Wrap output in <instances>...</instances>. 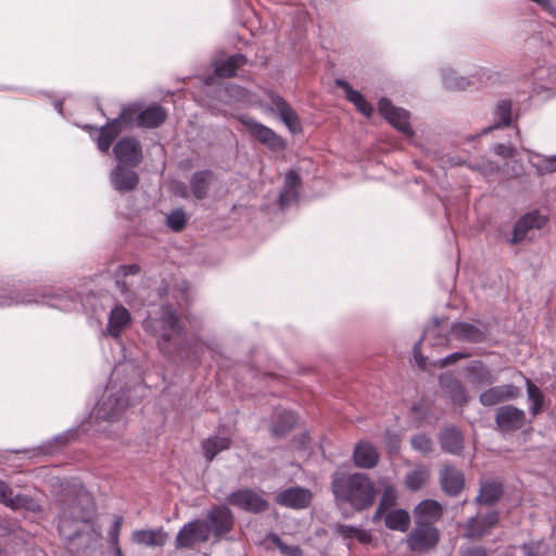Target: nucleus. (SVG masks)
<instances>
[{
  "label": "nucleus",
  "instance_id": "nucleus-1",
  "mask_svg": "<svg viewBox=\"0 0 556 556\" xmlns=\"http://www.w3.org/2000/svg\"><path fill=\"white\" fill-rule=\"evenodd\" d=\"M128 369H131V380L139 382L140 362L124 356V359L113 368L109 383L94 405L88 421L79 427L81 431L89 430L87 425L94 426V431L99 432H109L110 427H114V431H119L125 427L123 415L129 405L127 395L129 382H122L121 376Z\"/></svg>",
  "mask_w": 556,
  "mask_h": 556
},
{
  "label": "nucleus",
  "instance_id": "nucleus-2",
  "mask_svg": "<svg viewBox=\"0 0 556 556\" xmlns=\"http://www.w3.org/2000/svg\"><path fill=\"white\" fill-rule=\"evenodd\" d=\"M143 329L156 338L160 351L192 364L200 361L204 350H210L208 343L188 338L185 326L173 306L162 305L157 315H149L143 320Z\"/></svg>",
  "mask_w": 556,
  "mask_h": 556
},
{
  "label": "nucleus",
  "instance_id": "nucleus-3",
  "mask_svg": "<svg viewBox=\"0 0 556 556\" xmlns=\"http://www.w3.org/2000/svg\"><path fill=\"white\" fill-rule=\"evenodd\" d=\"M331 491L338 502L346 503L357 511L369 508L377 495L374 481L364 472H334Z\"/></svg>",
  "mask_w": 556,
  "mask_h": 556
},
{
  "label": "nucleus",
  "instance_id": "nucleus-4",
  "mask_svg": "<svg viewBox=\"0 0 556 556\" xmlns=\"http://www.w3.org/2000/svg\"><path fill=\"white\" fill-rule=\"evenodd\" d=\"M12 285L7 279H0V306H11L17 304H45L60 311H72L78 305V295L74 291L55 292L51 294L37 295L35 293H26L21 295L15 293Z\"/></svg>",
  "mask_w": 556,
  "mask_h": 556
},
{
  "label": "nucleus",
  "instance_id": "nucleus-5",
  "mask_svg": "<svg viewBox=\"0 0 556 556\" xmlns=\"http://www.w3.org/2000/svg\"><path fill=\"white\" fill-rule=\"evenodd\" d=\"M78 498L80 506L73 505L64 508L59 517V533L67 541L71 551H73L72 543L83 534L81 525L86 526L92 514V510L88 507L89 495L83 488L78 492Z\"/></svg>",
  "mask_w": 556,
  "mask_h": 556
},
{
  "label": "nucleus",
  "instance_id": "nucleus-6",
  "mask_svg": "<svg viewBox=\"0 0 556 556\" xmlns=\"http://www.w3.org/2000/svg\"><path fill=\"white\" fill-rule=\"evenodd\" d=\"M134 114H136L135 108H123L117 117L109 121L99 129L97 146L102 153L110 150L113 141L124 129L132 126Z\"/></svg>",
  "mask_w": 556,
  "mask_h": 556
},
{
  "label": "nucleus",
  "instance_id": "nucleus-7",
  "mask_svg": "<svg viewBox=\"0 0 556 556\" xmlns=\"http://www.w3.org/2000/svg\"><path fill=\"white\" fill-rule=\"evenodd\" d=\"M237 118L253 138H255L260 143L266 146L269 150L279 151L285 149V140L271 128L245 114H241Z\"/></svg>",
  "mask_w": 556,
  "mask_h": 556
},
{
  "label": "nucleus",
  "instance_id": "nucleus-8",
  "mask_svg": "<svg viewBox=\"0 0 556 556\" xmlns=\"http://www.w3.org/2000/svg\"><path fill=\"white\" fill-rule=\"evenodd\" d=\"M440 531L434 526L416 525L406 536V545L410 552L425 553L437 547Z\"/></svg>",
  "mask_w": 556,
  "mask_h": 556
},
{
  "label": "nucleus",
  "instance_id": "nucleus-9",
  "mask_svg": "<svg viewBox=\"0 0 556 556\" xmlns=\"http://www.w3.org/2000/svg\"><path fill=\"white\" fill-rule=\"evenodd\" d=\"M380 114L406 138L412 139L414 130L409 124V112L394 106L387 98H382L378 103Z\"/></svg>",
  "mask_w": 556,
  "mask_h": 556
},
{
  "label": "nucleus",
  "instance_id": "nucleus-10",
  "mask_svg": "<svg viewBox=\"0 0 556 556\" xmlns=\"http://www.w3.org/2000/svg\"><path fill=\"white\" fill-rule=\"evenodd\" d=\"M117 165L136 167L142 161V148L138 139L123 137L113 148Z\"/></svg>",
  "mask_w": 556,
  "mask_h": 556
},
{
  "label": "nucleus",
  "instance_id": "nucleus-11",
  "mask_svg": "<svg viewBox=\"0 0 556 556\" xmlns=\"http://www.w3.org/2000/svg\"><path fill=\"white\" fill-rule=\"evenodd\" d=\"M228 502L232 506L253 514L263 513L268 508V502L251 489L233 491L229 494Z\"/></svg>",
  "mask_w": 556,
  "mask_h": 556
},
{
  "label": "nucleus",
  "instance_id": "nucleus-12",
  "mask_svg": "<svg viewBox=\"0 0 556 556\" xmlns=\"http://www.w3.org/2000/svg\"><path fill=\"white\" fill-rule=\"evenodd\" d=\"M210 538L205 521L195 519L185 525L175 539L177 549L191 547L197 542H206Z\"/></svg>",
  "mask_w": 556,
  "mask_h": 556
},
{
  "label": "nucleus",
  "instance_id": "nucleus-13",
  "mask_svg": "<svg viewBox=\"0 0 556 556\" xmlns=\"http://www.w3.org/2000/svg\"><path fill=\"white\" fill-rule=\"evenodd\" d=\"M267 98L269 100V110L277 113L283 124L291 132L301 130L299 117L294 110L281 98L279 94L268 91Z\"/></svg>",
  "mask_w": 556,
  "mask_h": 556
},
{
  "label": "nucleus",
  "instance_id": "nucleus-14",
  "mask_svg": "<svg viewBox=\"0 0 556 556\" xmlns=\"http://www.w3.org/2000/svg\"><path fill=\"white\" fill-rule=\"evenodd\" d=\"M489 329L485 324L454 323L451 327L452 338L470 343H480L485 340Z\"/></svg>",
  "mask_w": 556,
  "mask_h": 556
},
{
  "label": "nucleus",
  "instance_id": "nucleus-15",
  "mask_svg": "<svg viewBox=\"0 0 556 556\" xmlns=\"http://www.w3.org/2000/svg\"><path fill=\"white\" fill-rule=\"evenodd\" d=\"M205 523L208 527V533L212 531L219 538L231 530L233 516L228 507L216 506L208 510Z\"/></svg>",
  "mask_w": 556,
  "mask_h": 556
},
{
  "label": "nucleus",
  "instance_id": "nucleus-16",
  "mask_svg": "<svg viewBox=\"0 0 556 556\" xmlns=\"http://www.w3.org/2000/svg\"><path fill=\"white\" fill-rule=\"evenodd\" d=\"M0 503L12 509H25L36 513L40 509L39 504L31 496L25 494H13L12 489L0 480Z\"/></svg>",
  "mask_w": 556,
  "mask_h": 556
},
{
  "label": "nucleus",
  "instance_id": "nucleus-17",
  "mask_svg": "<svg viewBox=\"0 0 556 556\" xmlns=\"http://www.w3.org/2000/svg\"><path fill=\"white\" fill-rule=\"evenodd\" d=\"M547 218L533 211L521 216L515 224L510 243L516 244L525 240L532 229H541L545 226Z\"/></svg>",
  "mask_w": 556,
  "mask_h": 556
},
{
  "label": "nucleus",
  "instance_id": "nucleus-18",
  "mask_svg": "<svg viewBox=\"0 0 556 556\" xmlns=\"http://www.w3.org/2000/svg\"><path fill=\"white\" fill-rule=\"evenodd\" d=\"M495 422L503 432L515 431L525 425L526 413L515 406H502L496 412Z\"/></svg>",
  "mask_w": 556,
  "mask_h": 556
},
{
  "label": "nucleus",
  "instance_id": "nucleus-19",
  "mask_svg": "<svg viewBox=\"0 0 556 556\" xmlns=\"http://www.w3.org/2000/svg\"><path fill=\"white\" fill-rule=\"evenodd\" d=\"M110 182L114 190L125 193L137 188L139 176L134 169L126 167V165H116L110 173Z\"/></svg>",
  "mask_w": 556,
  "mask_h": 556
},
{
  "label": "nucleus",
  "instance_id": "nucleus-20",
  "mask_svg": "<svg viewBox=\"0 0 556 556\" xmlns=\"http://www.w3.org/2000/svg\"><path fill=\"white\" fill-rule=\"evenodd\" d=\"M131 324L130 312L122 304H115L108 314L105 333L114 339H119L122 332Z\"/></svg>",
  "mask_w": 556,
  "mask_h": 556
},
{
  "label": "nucleus",
  "instance_id": "nucleus-21",
  "mask_svg": "<svg viewBox=\"0 0 556 556\" xmlns=\"http://www.w3.org/2000/svg\"><path fill=\"white\" fill-rule=\"evenodd\" d=\"M312 493L308 489L294 486L286 489L276 495V503L294 509H302L309 505Z\"/></svg>",
  "mask_w": 556,
  "mask_h": 556
},
{
  "label": "nucleus",
  "instance_id": "nucleus-22",
  "mask_svg": "<svg viewBox=\"0 0 556 556\" xmlns=\"http://www.w3.org/2000/svg\"><path fill=\"white\" fill-rule=\"evenodd\" d=\"M129 108L136 109V114L132 115V125L136 124L143 128H156L161 126L166 117V111L157 104L150 105L142 111H138L137 105H130Z\"/></svg>",
  "mask_w": 556,
  "mask_h": 556
},
{
  "label": "nucleus",
  "instance_id": "nucleus-23",
  "mask_svg": "<svg viewBox=\"0 0 556 556\" xmlns=\"http://www.w3.org/2000/svg\"><path fill=\"white\" fill-rule=\"evenodd\" d=\"M443 514V506L434 500H424L414 508L416 525L434 526Z\"/></svg>",
  "mask_w": 556,
  "mask_h": 556
},
{
  "label": "nucleus",
  "instance_id": "nucleus-24",
  "mask_svg": "<svg viewBox=\"0 0 556 556\" xmlns=\"http://www.w3.org/2000/svg\"><path fill=\"white\" fill-rule=\"evenodd\" d=\"M520 389L511 383L490 388L480 394V403L484 406H493L497 403L518 397Z\"/></svg>",
  "mask_w": 556,
  "mask_h": 556
},
{
  "label": "nucleus",
  "instance_id": "nucleus-25",
  "mask_svg": "<svg viewBox=\"0 0 556 556\" xmlns=\"http://www.w3.org/2000/svg\"><path fill=\"white\" fill-rule=\"evenodd\" d=\"M443 392L454 404L464 405L468 401V393L463 383L451 372L442 374L439 378Z\"/></svg>",
  "mask_w": 556,
  "mask_h": 556
},
{
  "label": "nucleus",
  "instance_id": "nucleus-26",
  "mask_svg": "<svg viewBox=\"0 0 556 556\" xmlns=\"http://www.w3.org/2000/svg\"><path fill=\"white\" fill-rule=\"evenodd\" d=\"M498 521L497 511H490L485 516H476L468 520L465 535L470 539L480 538L490 531Z\"/></svg>",
  "mask_w": 556,
  "mask_h": 556
},
{
  "label": "nucleus",
  "instance_id": "nucleus-27",
  "mask_svg": "<svg viewBox=\"0 0 556 556\" xmlns=\"http://www.w3.org/2000/svg\"><path fill=\"white\" fill-rule=\"evenodd\" d=\"M353 460L356 467L370 469L378 464L379 454L371 443L359 441L354 447Z\"/></svg>",
  "mask_w": 556,
  "mask_h": 556
},
{
  "label": "nucleus",
  "instance_id": "nucleus-28",
  "mask_svg": "<svg viewBox=\"0 0 556 556\" xmlns=\"http://www.w3.org/2000/svg\"><path fill=\"white\" fill-rule=\"evenodd\" d=\"M218 100L227 106L250 102V92L241 86L229 84L216 90Z\"/></svg>",
  "mask_w": 556,
  "mask_h": 556
},
{
  "label": "nucleus",
  "instance_id": "nucleus-29",
  "mask_svg": "<svg viewBox=\"0 0 556 556\" xmlns=\"http://www.w3.org/2000/svg\"><path fill=\"white\" fill-rule=\"evenodd\" d=\"M440 481L444 492L457 495L465 485V478L460 470L453 466H445L440 473Z\"/></svg>",
  "mask_w": 556,
  "mask_h": 556
},
{
  "label": "nucleus",
  "instance_id": "nucleus-30",
  "mask_svg": "<svg viewBox=\"0 0 556 556\" xmlns=\"http://www.w3.org/2000/svg\"><path fill=\"white\" fill-rule=\"evenodd\" d=\"M466 371L468 381L476 388L490 386L495 382V377L481 361L470 362L466 367Z\"/></svg>",
  "mask_w": 556,
  "mask_h": 556
},
{
  "label": "nucleus",
  "instance_id": "nucleus-31",
  "mask_svg": "<svg viewBox=\"0 0 556 556\" xmlns=\"http://www.w3.org/2000/svg\"><path fill=\"white\" fill-rule=\"evenodd\" d=\"M441 448L448 454L459 455L464 448V439L462 432L455 427H446L440 433Z\"/></svg>",
  "mask_w": 556,
  "mask_h": 556
},
{
  "label": "nucleus",
  "instance_id": "nucleus-32",
  "mask_svg": "<svg viewBox=\"0 0 556 556\" xmlns=\"http://www.w3.org/2000/svg\"><path fill=\"white\" fill-rule=\"evenodd\" d=\"M213 172L210 169L198 170L193 173L189 180V186L194 199L203 200L206 198L213 180Z\"/></svg>",
  "mask_w": 556,
  "mask_h": 556
},
{
  "label": "nucleus",
  "instance_id": "nucleus-33",
  "mask_svg": "<svg viewBox=\"0 0 556 556\" xmlns=\"http://www.w3.org/2000/svg\"><path fill=\"white\" fill-rule=\"evenodd\" d=\"M167 533L162 529L137 530L132 532L131 539L135 543L143 546H164L167 541Z\"/></svg>",
  "mask_w": 556,
  "mask_h": 556
},
{
  "label": "nucleus",
  "instance_id": "nucleus-34",
  "mask_svg": "<svg viewBox=\"0 0 556 556\" xmlns=\"http://www.w3.org/2000/svg\"><path fill=\"white\" fill-rule=\"evenodd\" d=\"M300 176L295 170H289L285 177V186L279 195V204L281 208H286L296 202L299 193Z\"/></svg>",
  "mask_w": 556,
  "mask_h": 556
},
{
  "label": "nucleus",
  "instance_id": "nucleus-35",
  "mask_svg": "<svg viewBox=\"0 0 556 556\" xmlns=\"http://www.w3.org/2000/svg\"><path fill=\"white\" fill-rule=\"evenodd\" d=\"M336 84L338 87L344 90L346 99L355 105V108L366 117H369L374 111L371 104L365 99V97L357 90L353 89L351 85L343 80L337 79Z\"/></svg>",
  "mask_w": 556,
  "mask_h": 556
},
{
  "label": "nucleus",
  "instance_id": "nucleus-36",
  "mask_svg": "<svg viewBox=\"0 0 556 556\" xmlns=\"http://www.w3.org/2000/svg\"><path fill=\"white\" fill-rule=\"evenodd\" d=\"M298 417L291 410H278L274 415L271 433L277 438L285 437L296 424Z\"/></svg>",
  "mask_w": 556,
  "mask_h": 556
},
{
  "label": "nucleus",
  "instance_id": "nucleus-37",
  "mask_svg": "<svg viewBox=\"0 0 556 556\" xmlns=\"http://www.w3.org/2000/svg\"><path fill=\"white\" fill-rule=\"evenodd\" d=\"M511 108L513 104L509 100H500L493 110V125L485 128L482 134H488L493 129H497L503 126H509L511 123Z\"/></svg>",
  "mask_w": 556,
  "mask_h": 556
},
{
  "label": "nucleus",
  "instance_id": "nucleus-38",
  "mask_svg": "<svg viewBox=\"0 0 556 556\" xmlns=\"http://www.w3.org/2000/svg\"><path fill=\"white\" fill-rule=\"evenodd\" d=\"M245 63L247 58L240 53L230 55L225 60L215 61V74L219 77H232L237 70Z\"/></svg>",
  "mask_w": 556,
  "mask_h": 556
},
{
  "label": "nucleus",
  "instance_id": "nucleus-39",
  "mask_svg": "<svg viewBox=\"0 0 556 556\" xmlns=\"http://www.w3.org/2000/svg\"><path fill=\"white\" fill-rule=\"evenodd\" d=\"M410 517L407 510L397 508L384 516V525L388 529L406 532L409 528Z\"/></svg>",
  "mask_w": 556,
  "mask_h": 556
},
{
  "label": "nucleus",
  "instance_id": "nucleus-40",
  "mask_svg": "<svg viewBox=\"0 0 556 556\" xmlns=\"http://www.w3.org/2000/svg\"><path fill=\"white\" fill-rule=\"evenodd\" d=\"M230 443L231 440L228 437L216 435L207 438L202 442L205 459L212 462L218 453L228 450Z\"/></svg>",
  "mask_w": 556,
  "mask_h": 556
},
{
  "label": "nucleus",
  "instance_id": "nucleus-41",
  "mask_svg": "<svg viewBox=\"0 0 556 556\" xmlns=\"http://www.w3.org/2000/svg\"><path fill=\"white\" fill-rule=\"evenodd\" d=\"M430 470L424 465H417L405 476V486L409 491L420 490L429 480Z\"/></svg>",
  "mask_w": 556,
  "mask_h": 556
},
{
  "label": "nucleus",
  "instance_id": "nucleus-42",
  "mask_svg": "<svg viewBox=\"0 0 556 556\" xmlns=\"http://www.w3.org/2000/svg\"><path fill=\"white\" fill-rule=\"evenodd\" d=\"M503 492L502 484L495 481H486L481 483L480 492L477 497L479 503L492 505L498 501Z\"/></svg>",
  "mask_w": 556,
  "mask_h": 556
},
{
  "label": "nucleus",
  "instance_id": "nucleus-43",
  "mask_svg": "<svg viewBox=\"0 0 556 556\" xmlns=\"http://www.w3.org/2000/svg\"><path fill=\"white\" fill-rule=\"evenodd\" d=\"M530 164L538 175H546L556 172V155L545 156L536 152H529Z\"/></svg>",
  "mask_w": 556,
  "mask_h": 556
},
{
  "label": "nucleus",
  "instance_id": "nucleus-44",
  "mask_svg": "<svg viewBox=\"0 0 556 556\" xmlns=\"http://www.w3.org/2000/svg\"><path fill=\"white\" fill-rule=\"evenodd\" d=\"M140 271V267L137 264L119 265L114 273L115 285L119 293L123 296H127L129 292V286L125 280L129 275H137Z\"/></svg>",
  "mask_w": 556,
  "mask_h": 556
},
{
  "label": "nucleus",
  "instance_id": "nucleus-45",
  "mask_svg": "<svg viewBox=\"0 0 556 556\" xmlns=\"http://www.w3.org/2000/svg\"><path fill=\"white\" fill-rule=\"evenodd\" d=\"M442 83L450 90H463L470 85L468 78L458 76L454 70L446 67L441 70Z\"/></svg>",
  "mask_w": 556,
  "mask_h": 556
},
{
  "label": "nucleus",
  "instance_id": "nucleus-46",
  "mask_svg": "<svg viewBox=\"0 0 556 556\" xmlns=\"http://www.w3.org/2000/svg\"><path fill=\"white\" fill-rule=\"evenodd\" d=\"M525 381L528 399L531 402L529 409L530 413L535 416L542 410L544 404L543 393L530 379L525 377Z\"/></svg>",
  "mask_w": 556,
  "mask_h": 556
},
{
  "label": "nucleus",
  "instance_id": "nucleus-47",
  "mask_svg": "<svg viewBox=\"0 0 556 556\" xmlns=\"http://www.w3.org/2000/svg\"><path fill=\"white\" fill-rule=\"evenodd\" d=\"M439 319H433V325L428 326L422 338L414 344L413 353L419 367L426 366V357L421 355V342L422 340H429L431 337L439 334Z\"/></svg>",
  "mask_w": 556,
  "mask_h": 556
},
{
  "label": "nucleus",
  "instance_id": "nucleus-48",
  "mask_svg": "<svg viewBox=\"0 0 556 556\" xmlns=\"http://www.w3.org/2000/svg\"><path fill=\"white\" fill-rule=\"evenodd\" d=\"M188 222V215L182 207L173 210L166 215V226L175 231L180 232L184 230Z\"/></svg>",
  "mask_w": 556,
  "mask_h": 556
},
{
  "label": "nucleus",
  "instance_id": "nucleus-49",
  "mask_svg": "<svg viewBox=\"0 0 556 556\" xmlns=\"http://www.w3.org/2000/svg\"><path fill=\"white\" fill-rule=\"evenodd\" d=\"M266 540L276 545L285 556H301L302 551L298 545H288L274 532L267 534Z\"/></svg>",
  "mask_w": 556,
  "mask_h": 556
},
{
  "label": "nucleus",
  "instance_id": "nucleus-50",
  "mask_svg": "<svg viewBox=\"0 0 556 556\" xmlns=\"http://www.w3.org/2000/svg\"><path fill=\"white\" fill-rule=\"evenodd\" d=\"M397 491L390 482H382V495L379 501V506L389 509L396 504Z\"/></svg>",
  "mask_w": 556,
  "mask_h": 556
},
{
  "label": "nucleus",
  "instance_id": "nucleus-51",
  "mask_svg": "<svg viewBox=\"0 0 556 556\" xmlns=\"http://www.w3.org/2000/svg\"><path fill=\"white\" fill-rule=\"evenodd\" d=\"M76 435H78V430L70 429L66 432L55 435L53 438L52 442H47L41 446V451L45 454H52L54 453V450L52 448V444H65L70 440L74 439Z\"/></svg>",
  "mask_w": 556,
  "mask_h": 556
},
{
  "label": "nucleus",
  "instance_id": "nucleus-52",
  "mask_svg": "<svg viewBox=\"0 0 556 556\" xmlns=\"http://www.w3.org/2000/svg\"><path fill=\"white\" fill-rule=\"evenodd\" d=\"M412 447L421 454H428L432 451V441L426 434H418L410 440Z\"/></svg>",
  "mask_w": 556,
  "mask_h": 556
},
{
  "label": "nucleus",
  "instance_id": "nucleus-53",
  "mask_svg": "<svg viewBox=\"0 0 556 556\" xmlns=\"http://www.w3.org/2000/svg\"><path fill=\"white\" fill-rule=\"evenodd\" d=\"M122 523H123V518L121 516H118L114 519V521L111 525V528L109 530V533H108L109 543L119 542V533H121Z\"/></svg>",
  "mask_w": 556,
  "mask_h": 556
},
{
  "label": "nucleus",
  "instance_id": "nucleus-54",
  "mask_svg": "<svg viewBox=\"0 0 556 556\" xmlns=\"http://www.w3.org/2000/svg\"><path fill=\"white\" fill-rule=\"evenodd\" d=\"M384 442L390 452L399 451L401 440L396 433H394L390 430H387L384 433Z\"/></svg>",
  "mask_w": 556,
  "mask_h": 556
},
{
  "label": "nucleus",
  "instance_id": "nucleus-55",
  "mask_svg": "<svg viewBox=\"0 0 556 556\" xmlns=\"http://www.w3.org/2000/svg\"><path fill=\"white\" fill-rule=\"evenodd\" d=\"M467 356H468V354H465L462 352H455V353L447 355L446 357L440 358L438 362L434 363V365L440 368H443V367L451 365V364H453L462 358H465Z\"/></svg>",
  "mask_w": 556,
  "mask_h": 556
},
{
  "label": "nucleus",
  "instance_id": "nucleus-56",
  "mask_svg": "<svg viewBox=\"0 0 556 556\" xmlns=\"http://www.w3.org/2000/svg\"><path fill=\"white\" fill-rule=\"evenodd\" d=\"M494 152L502 157H511L515 154V148L504 143H497L494 146Z\"/></svg>",
  "mask_w": 556,
  "mask_h": 556
},
{
  "label": "nucleus",
  "instance_id": "nucleus-57",
  "mask_svg": "<svg viewBox=\"0 0 556 556\" xmlns=\"http://www.w3.org/2000/svg\"><path fill=\"white\" fill-rule=\"evenodd\" d=\"M358 528L351 525H341L338 528V532L345 539H353L356 536Z\"/></svg>",
  "mask_w": 556,
  "mask_h": 556
},
{
  "label": "nucleus",
  "instance_id": "nucleus-58",
  "mask_svg": "<svg viewBox=\"0 0 556 556\" xmlns=\"http://www.w3.org/2000/svg\"><path fill=\"white\" fill-rule=\"evenodd\" d=\"M521 548L526 556H541L540 543L523 544Z\"/></svg>",
  "mask_w": 556,
  "mask_h": 556
},
{
  "label": "nucleus",
  "instance_id": "nucleus-59",
  "mask_svg": "<svg viewBox=\"0 0 556 556\" xmlns=\"http://www.w3.org/2000/svg\"><path fill=\"white\" fill-rule=\"evenodd\" d=\"M462 556H488L486 551L481 547H470L462 553Z\"/></svg>",
  "mask_w": 556,
  "mask_h": 556
},
{
  "label": "nucleus",
  "instance_id": "nucleus-60",
  "mask_svg": "<svg viewBox=\"0 0 556 556\" xmlns=\"http://www.w3.org/2000/svg\"><path fill=\"white\" fill-rule=\"evenodd\" d=\"M355 539H357L361 543H369L371 541V535L368 531L358 528Z\"/></svg>",
  "mask_w": 556,
  "mask_h": 556
},
{
  "label": "nucleus",
  "instance_id": "nucleus-61",
  "mask_svg": "<svg viewBox=\"0 0 556 556\" xmlns=\"http://www.w3.org/2000/svg\"><path fill=\"white\" fill-rule=\"evenodd\" d=\"M15 525L11 523L9 520H0V530L3 531L0 535H3L4 532H14Z\"/></svg>",
  "mask_w": 556,
  "mask_h": 556
},
{
  "label": "nucleus",
  "instance_id": "nucleus-62",
  "mask_svg": "<svg viewBox=\"0 0 556 556\" xmlns=\"http://www.w3.org/2000/svg\"><path fill=\"white\" fill-rule=\"evenodd\" d=\"M534 2L540 4L544 10H546L551 14L555 15V8L553 7L549 0H535Z\"/></svg>",
  "mask_w": 556,
  "mask_h": 556
},
{
  "label": "nucleus",
  "instance_id": "nucleus-63",
  "mask_svg": "<svg viewBox=\"0 0 556 556\" xmlns=\"http://www.w3.org/2000/svg\"><path fill=\"white\" fill-rule=\"evenodd\" d=\"M386 510L387 509H384L383 507L378 505V507H377V509H376V511H375V514L372 516V521L374 522L379 521L383 517Z\"/></svg>",
  "mask_w": 556,
  "mask_h": 556
},
{
  "label": "nucleus",
  "instance_id": "nucleus-64",
  "mask_svg": "<svg viewBox=\"0 0 556 556\" xmlns=\"http://www.w3.org/2000/svg\"><path fill=\"white\" fill-rule=\"evenodd\" d=\"M177 194H179L181 198L184 199H188L189 198V192L187 190V187L186 185L181 184L177 187Z\"/></svg>",
  "mask_w": 556,
  "mask_h": 556
}]
</instances>
